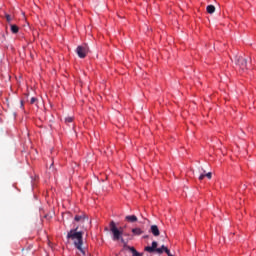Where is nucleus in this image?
I'll use <instances>...</instances> for the list:
<instances>
[{
  "label": "nucleus",
  "mask_w": 256,
  "mask_h": 256,
  "mask_svg": "<svg viewBox=\"0 0 256 256\" xmlns=\"http://www.w3.org/2000/svg\"><path fill=\"white\" fill-rule=\"evenodd\" d=\"M83 234V231H79V226H76L67 233L66 237L68 240L73 241L74 246L82 253V255H85L83 249Z\"/></svg>",
  "instance_id": "obj_1"
},
{
  "label": "nucleus",
  "mask_w": 256,
  "mask_h": 256,
  "mask_svg": "<svg viewBox=\"0 0 256 256\" xmlns=\"http://www.w3.org/2000/svg\"><path fill=\"white\" fill-rule=\"evenodd\" d=\"M110 231L112 233L113 241H121V243H125V239H123V227L117 228L115 221H111Z\"/></svg>",
  "instance_id": "obj_2"
},
{
  "label": "nucleus",
  "mask_w": 256,
  "mask_h": 256,
  "mask_svg": "<svg viewBox=\"0 0 256 256\" xmlns=\"http://www.w3.org/2000/svg\"><path fill=\"white\" fill-rule=\"evenodd\" d=\"M157 241L152 242V246H146L144 248V251H147V253H158V255H161L167 247L165 245H162L161 248H157Z\"/></svg>",
  "instance_id": "obj_3"
},
{
  "label": "nucleus",
  "mask_w": 256,
  "mask_h": 256,
  "mask_svg": "<svg viewBox=\"0 0 256 256\" xmlns=\"http://www.w3.org/2000/svg\"><path fill=\"white\" fill-rule=\"evenodd\" d=\"M232 61H234L235 65H238L242 71H245L249 67L247 58H244L243 56H235Z\"/></svg>",
  "instance_id": "obj_4"
},
{
  "label": "nucleus",
  "mask_w": 256,
  "mask_h": 256,
  "mask_svg": "<svg viewBox=\"0 0 256 256\" xmlns=\"http://www.w3.org/2000/svg\"><path fill=\"white\" fill-rule=\"evenodd\" d=\"M76 53L80 59H85L89 53V46L87 44H82L76 48Z\"/></svg>",
  "instance_id": "obj_5"
},
{
  "label": "nucleus",
  "mask_w": 256,
  "mask_h": 256,
  "mask_svg": "<svg viewBox=\"0 0 256 256\" xmlns=\"http://www.w3.org/2000/svg\"><path fill=\"white\" fill-rule=\"evenodd\" d=\"M74 223H79V225L89 223V217L84 212H80L74 216Z\"/></svg>",
  "instance_id": "obj_6"
},
{
  "label": "nucleus",
  "mask_w": 256,
  "mask_h": 256,
  "mask_svg": "<svg viewBox=\"0 0 256 256\" xmlns=\"http://www.w3.org/2000/svg\"><path fill=\"white\" fill-rule=\"evenodd\" d=\"M150 231L154 235V237H159V235H161V232L159 231V227L157 225H152Z\"/></svg>",
  "instance_id": "obj_7"
},
{
  "label": "nucleus",
  "mask_w": 256,
  "mask_h": 256,
  "mask_svg": "<svg viewBox=\"0 0 256 256\" xmlns=\"http://www.w3.org/2000/svg\"><path fill=\"white\" fill-rule=\"evenodd\" d=\"M126 221H129V223H137V216L130 215L125 217Z\"/></svg>",
  "instance_id": "obj_8"
},
{
  "label": "nucleus",
  "mask_w": 256,
  "mask_h": 256,
  "mask_svg": "<svg viewBox=\"0 0 256 256\" xmlns=\"http://www.w3.org/2000/svg\"><path fill=\"white\" fill-rule=\"evenodd\" d=\"M206 11L210 15H213V13H215V7L213 5H208L207 8H206Z\"/></svg>",
  "instance_id": "obj_9"
},
{
  "label": "nucleus",
  "mask_w": 256,
  "mask_h": 256,
  "mask_svg": "<svg viewBox=\"0 0 256 256\" xmlns=\"http://www.w3.org/2000/svg\"><path fill=\"white\" fill-rule=\"evenodd\" d=\"M132 233L133 235H143V230L141 228H133Z\"/></svg>",
  "instance_id": "obj_10"
},
{
  "label": "nucleus",
  "mask_w": 256,
  "mask_h": 256,
  "mask_svg": "<svg viewBox=\"0 0 256 256\" xmlns=\"http://www.w3.org/2000/svg\"><path fill=\"white\" fill-rule=\"evenodd\" d=\"M12 33H19V27L17 25H11Z\"/></svg>",
  "instance_id": "obj_11"
},
{
  "label": "nucleus",
  "mask_w": 256,
  "mask_h": 256,
  "mask_svg": "<svg viewBox=\"0 0 256 256\" xmlns=\"http://www.w3.org/2000/svg\"><path fill=\"white\" fill-rule=\"evenodd\" d=\"M37 103V98L36 97H32L30 99V105H35Z\"/></svg>",
  "instance_id": "obj_12"
},
{
  "label": "nucleus",
  "mask_w": 256,
  "mask_h": 256,
  "mask_svg": "<svg viewBox=\"0 0 256 256\" xmlns=\"http://www.w3.org/2000/svg\"><path fill=\"white\" fill-rule=\"evenodd\" d=\"M65 122L66 123H73V117H71V116L66 117Z\"/></svg>",
  "instance_id": "obj_13"
},
{
  "label": "nucleus",
  "mask_w": 256,
  "mask_h": 256,
  "mask_svg": "<svg viewBox=\"0 0 256 256\" xmlns=\"http://www.w3.org/2000/svg\"><path fill=\"white\" fill-rule=\"evenodd\" d=\"M6 21L8 23H11V15H9V14L6 15Z\"/></svg>",
  "instance_id": "obj_14"
},
{
  "label": "nucleus",
  "mask_w": 256,
  "mask_h": 256,
  "mask_svg": "<svg viewBox=\"0 0 256 256\" xmlns=\"http://www.w3.org/2000/svg\"><path fill=\"white\" fill-rule=\"evenodd\" d=\"M205 177H207L208 179H211V177H212L211 172H208L207 174H205Z\"/></svg>",
  "instance_id": "obj_15"
},
{
  "label": "nucleus",
  "mask_w": 256,
  "mask_h": 256,
  "mask_svg": "<svg viewBox=\"0 0 256 256\" xmlns=\"http://www.w3.org/2000/svg\"><path fill=\"white\" fill-rule=\"evenodd\" d=\"M205 179V174H201L200 176H199V180L200 181H203Z\"/></svg>",
  "instance_id": "obj_16"
},
{
  "label": "nucleus",
  "mask_w": 256,
  "mask_h": 256,
  "mask_svg": "<svg viewBox=\"0 0 256 256\" xmlns=\"http://www.w3.org/2000/svg\"><path fill=\"white\" fill-rule=\"evenodd\" d=\"M130 251L133 253V255L135 254V253H137V250L135 249V248H130Z\"/></svg>",
  "instance_id": "obj_17"
},
{
  "label": "nucleus",
  "mask_w": 256,
  "mask_h": 256,
  "mask_svg": "<svg viewBox=\"0 0 256 256\" xmlns=\"http://www.w3.org/2000/svg\"><path fill=\"white\" fill-rule=\"evenodd\" d=\"M133 256H143V255L139 252H135V254Z\"/></svg>",
  "instance_id": "obj_18"
},
{
  "label": "nucleus",
  "mask_w": 256,
  "mask_h": 256,
  "mask_svg": "<svg viewBox=\"0 0 256 256\" xmlns=\"http://www.w3.org/2000/svg\"><path fill=\"white\" fill-rule=\"evenodd\" d=\"M149 236H144V239H147Z\"/></svg>",
  "instance_id": "obj_19"
},
{
  "label": "nucleus",
  "mask_w": 256,
  "mask_h": 256,
  "mask_svg": "<svg viewBox=\"0 0 256 256\" xmlns=\"http://www.w3.org/2000/svg\"><path fill=\"white\" fill-rule=\"evenodd\" d=\"M105 231H109V229H108V228H105Z\"/></svg>",
  "instance_id": "obj_20"
}]
</instances>
